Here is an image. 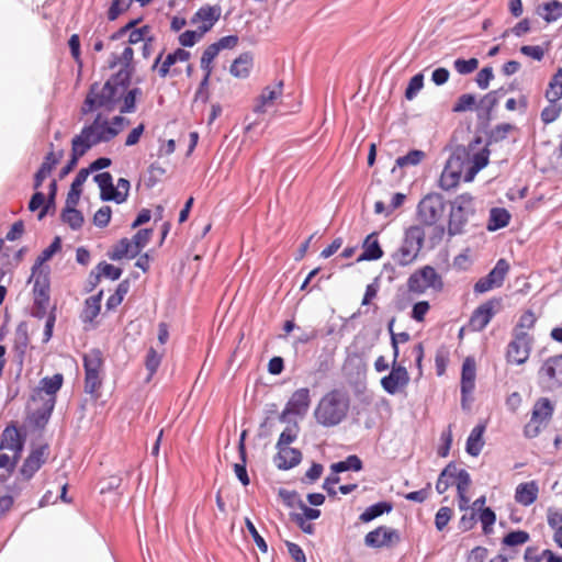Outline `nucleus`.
Masks as SVG:
<instances>
[{"instance_id": "f257e3e1", "label": "nucleus", "mask_w": 562, "mask_h": 562, "mask_svg": "<svg viewBox=\"0 0 562 562\" xmlns=\"http://www.w3.org/2000/svg\"><path fill=\"white\" fill-rule=\"evenodd\" d=\"M128 87L127 71H117L104 83H92L81 105V114L86 115L97 110L112 112L116 108L121 113L135 112L136 100L142 95V90Z\"/></svg>"}, {"instance_id": "f03ea898", "label": "nucleus", "mask_w": 562, "mask_h": 562, "mask_svg": "<svg viewBox=\"0 0 562 562\" xmlns=\"http://www.w3.org/2000/svg\"><path fill=\"white\" fill-rule=\"evenodd\" d=\"M490 150L483 146L482 139L476 137L467 147H458L441 172L439 186L448 191L456 188L462 175L464 181L470 182L475 175L488 162Z\"/></svg>"}, {"instance_id": "7ed1b4c3", "label": "nucleus", "mask_w": 562, "mask_h": 562, "mask_svg": "<svg viewBox=\"0 0 562 562\" xmlns=\"http://www.w3.org/2000/svg\"><path fill=\"white\" fill-rule=\"evenodd\" d=\"M64 376L56 373L45 376L33 390L29 404V420L36 428H44L56 404V394L61 389Z\"/></svg>"}, {"instance_id": "20e7f679", "label": "nucleus", "mask_w": 562, "mask_h": 562, "mask_svg": "<svg viewBox=\"0 0 562 562\" xmlns=\"http://www.w3.org/2000/svg\"><path fill=\"white\" fill-rule=\"evenodd\" d=\"M125 117L116 115L109 120L102 113H98L89 125H85L80 134L72 140L77 142L81 148L88 151L93 146L101 143H109L114 139L124 128Z\"/></svg>"}, {"instance_id": "39448f33", "label": "nucleus", "mask_w": 562, "mask_h": 562, "mask_svg": "<svg viewBox=\"0 0 562 562\" xmlns=\"http://www.w3.org/2000/svg\"><path fill=\"white\" fill-rule=\"evenodd\" d=\"M349 396L345 391L331 390L318 402L314 417L316 422L325 427H333L340 424L349 411Z\"/></svg>"}, {"instance_id": "423d86ee", "label": "nucleus", "mask_w": 562, "mask_h": 562, "mask_svg": "<svg viewBox=\"0 0 562 562\" xmlns=\"http://www.w3.org/2000/svg\"><path fill=\"white\" fill-rule=\"evenodd\" d=\"M408 294L422 296L425 294H439L445 290L442 274L432 266L425 265L414 270L406 280Z\"/></svg>"}, {"instance_id": "0eeeda50", "label": "nucleus", "mask_w": 562, "mask_h": 562, "mask_svg": "<svg viewBox=\"0 0 562 562\" xmlns=\"http://www.w3.org/2000/svg\"><path fill=\"white\" fill-rule=\"evenodd\" d=\"M425 231L419 225L411 226L405 232L401 246L392 254L394 263L398 267H407L416 261L424 246Z\"/></svg>"}, {"instance_id": "6e6552de", "label": "nucleus", "mask_w": 562, "mask_h": 562, "mask_svg": "<svg viewBox=\"0 0 562 562\" xmlns=\"http://www.w3.org/2000/svg\"><path fill=\"white\" fill-rule=\"evenodd\" d=\"M85 369V392L94 398L100 396L104 378V358L99 349H92L82 357Z\"/></svg>"}, {"instance_id": "1a4fd4ad", "label": "nucleus", "mask_w": 562, "mask_h": 562, "mask_svg": "<svg viewBox=\"0 0 562 562\" xmlns=\"http://www.w3.org/2000/svg\"><path fill=\"white\" fill-rule=\"evenodd\" d=\"M555 404L548 397H539L533 403L529 422L524 427V436L536 438L551 423Z\"/></svg>"}, {"instance_id": "9d476101", "label": "nucleus", "mask_w": 562, "mask_h": 562, "mask_svg": "<svg viewBox=\"0 0 562 562\" xmlns=\"http://www.w3.org/2000/svg\"><path fill=\"white\" fill-rule=\"evenodd\" d=\"M473 196L470 193H462L451 202L448 233L458 235L464 232L470 216L474 214Z\"/></svg>"}, {"instance_id": "9b49d317", "label": "nucleus", "mask_w": 562, "mask_h": 562, "mask_svg": "<svg viewBox=\"0 0 562 562\" xmlns=\"http://www.w3.org/2000/svg\"><path fill=\"white\" fill-rule=\"evenodd\" d=\"M33 281V296L34 305L32 308V315L37 318H43L47 314L49 306V277L48 272L44 269L32 268V274L29 280Z\"/></svg>"}, {"instance_id": "f8f14e48", "label": "nucleus", "mask_w": 562, "mask_h": 562, "mask_svg": "<svg viewBox=\"0 0 562 562\" xmlns=\"http://www.w3.org/2000/svg\"><path fill=\"white\" fill-rule=\"evenodd\" d=\"M445 211L443 196L439 193H429L419 201L417 217L422 224L432 226L443 217Z\"/></svg>"}, {"instance_id": "ddd939ff", "label": "nucleus", "mask_w": 562, "mask_h": 562, "mask_svg": "<svg viewBox=\"0 0 562 562\" xmlns=\"http://www.w3.org/2000/svg\"><path fill=\"white\" fill-rule=\"evenodd\" d=\"M538 381L543 390L554 391L562 386V353L551 356L538 370Z\"/></svg>"}, {"instance_id": "4468645a", "label": "nucleus", "mask_w": 562, "mask_h": 562, "mask_svg": "<svg viewBox=\"0 0 562 562\" xmlns=\"http://www.w3.org/2000/svg\"><path fill=\"white\" fill-rule=\"evenodd\" d=\"M502 310V299L492 297L480 304L471 314L469 328L472 331H482L486 328L493 317Z\"/></svg>"}, {"instance_id": "2eb2a0df", "label": "nucleus", "mask_w": 562, "mask_h": 562, "mask_svg": "<svg viewBox=\"0 0 562 562\" xmlns=\"http://www.w3.org/2000/svg\"><path fill=\"white\" fill-rule=\"evenodd\" d=\"M409 373L407 369L400 363L398 359L392 360L391 371L380 381L382 389L390 395L402 393L409 384Z\"/></svg>"}, {"instance_id": "dca6fc26", "label": "nucleus", "mask_w": 562, "mask_h": 562, "mask_svg": "<svg viewBox=\"0 0 562 562\" xmlns=\"http://www.w3.org/2000/svg\"><path fill=\"white\" fill-rule=\"evenodd\" d=\"M532 337L527 331L513 334V340L507 346L506 359L514 364H524L530 355Z\"/></svg>"}, {"instance_id": "f3484780", "label": "nucleus", "mask_w": 562, "mask_h": 562, "mask_svg": "<svg viewBox=\"0 0 562 562\" xmlns=\"http://www.w3.org/2000/svg\"><path fill=\"white\" fill-rule=\"evenodd\" d=\"M49 453L50 450L47 443L33 447L20 468V474L22 477L26 481L31 480L46 463L49 458Z\"/></svg>"}, {"instance_id": "a211bd4d", "label": "nucleus", "mask_w": 562, "mask_h": 562, "mask_svg": "<svg viewBox=\"0 0 562 562\" xmlns=\"http://www.w3.org/2000/svg\"><path fill=\"white\" fill-rule=\"evenodd\" d=\"M509 271V263L505 259H499L494 268L485 277L479 279L474 284L475 293H485L503 285Z\"/></svg>"}, {"instance_id": "6ab92c4d", "label": "nucleus", "mask_w": 562, "mask_h": 562, "mask_svg": "<svg viewBox=\"0 0 562 562\" xmlns=\"http://www.w3.org/2000/svg\"><path fill=\"white\" fill-rule=\"evenodd\" d=\"M310 405V390L307 387L299 389L292 393L284 409L282 411L280 419L284 420L289 415L303 416L307 413Z\"/></svg>"}, {"instance_id": "aec40b11", "label": "nucleus", "mask_w": 562, "mask_h": 562, "mask_svg": "<svg viewBox=\"0 0 562 562\" xmlns=\"http://www.w3.org/2000/svg\"><path fill=\"white\" fill-rule=\"evenodd\" d=\"M25 434L15 424L8 425L0 437V450H8L21 457L24 448Z\"/></svg>"}, {"instance_id": "412c9836", "label": "nucleus", "mask_w": 562, "mask_h": 562, "mask_svg": "<svg viewBox=\"0 0 562 562\" xmlns=\"http://www.w3.org/2000/svg\"><path fill=\"white\" fill-rule=\"evenodd\" d=\"M398 541L400 535L397 530L386 526H380L368 532L364 537V543L370 548L390 547Z\"/></svg>"}, {"instance_id": "4be33fe9", "label": "nucleus", "mask_w": 562, "mask_h": 562, "mask_svg": "<svg viewBox=\"0 0 562 562\" xmlns=\"http://www.w3.org/2000/svg\"><path fill=\"white\" fill-rule=\"evenodd\" d=\"M221 13L220 5H203L194 13L191 22L198 25V31L201 34H205L220 20Z\"/></svg>"}, {"instance_id": "5701e85b", "label": "nucleus", "mask_w": 562, "mask_h": 562, "mask_svg": "<svg viewBox=\"0 0 562 562\" xmlns=\"http://www.w3.org/2000/svg\"><path fill=\"white\" fill-rule=\"evenodd\" d=\"M283 82L279 81L273 87H266L262 89L260 95L257 99V103L254 108L256 113H266L267 110L273 106L277 101L282 97Z\"/></svg>"}, {"instance_id": "b1692460", "label": "nucleus", "mask_w": 562, "mask_h": 562, "mask_svg": "<svg viewBox=\"0 0 562 562\" xmlns=\"http://www.w3.org/2000/svg\"><path fill=\"white\" fill-rule=\"evenodd\" d=\"M476 362L474 358L467 357L462 364L461 371V394L464 401L468 395L472 394L475 387Z\"/></svg>"}, {"instance_id": "393cba45", "label": "nucleus", "mask_w": 562, "mask_h": 562, "mask_svg": "<svg viewBox=\"0 0 562 562\" xmlns=\"http://www.w3.org/2000/svg\"><path fill=\"white\" fill-rule=\"evenodd\" d=\"M539 495V485L536 481L520 483L515 490V502L521 506L532 505Z\"/></svg>"}, {"instance_id": "a878e982", "label": "nucleus", "mask_w": 562, "mask_h": 562, "mask_svg": "<svg viewBox=\"0 0 562 562\" xmlns=\"http://www.w3.org/2000/svg\"><path fill=\"white\" fill-rule=\"evenodd\" d=\"M278 453L274 457V464L280 470H289L296 467L302 460V453L299 449L290 447H278Z\"/></svg>"}, {"instance_id": "bb28decb", "label": "nucleus", "mask_w": 562, "mask_h": 562, "mask_svg": "<svg viewBox=\"0 0 562 562\" xmlns=\"http://www.w3.org/2000/svg\"><path fill=\"white\" fill-rule=\"evenodd\" d=\"M363 251L357 261H371L382 258L383 250L378 240L376 233L369 234L362 245Z\"/></svg>"}, {"instance_id": "cd10ccee", "label": "nucleus", "mask_w": 562, "mask_h": 562, "mask_svg": "<svg viewBox=\"0 0 562 562\" xmlns=\"http://www.w3.org/2000/svg\"><path fill=\"white\" fill-rule=\"evenodd\" d=\"M133 59H134V50L131 46H126L121 55L113 54L109 66L110 68H114L116 66H121L119 71H127L128 72V82L131 83L132 75L134 72V66H133Z\"/></svg>"}, {"instance_id": "c85d7f7f", "label": "nucleus", "mask_w": 562, "mask_h": 562, "mask_svg": "<svg viewBox=\"0 0 562 562\" xmlns=\"http://www.w3.org/2000/svg\"><path fill=\"white\" fill-rule=\"evenodd\" d=\"M94 181L100 188V198L103 201L122 199L121 194L114 191L113 179L110 172H101L94 176Z\"/></svg>"}, {"instance_id": "c756f323", "label": "nucleus", "mask_w": 562, "mask_h": 562, "mask_svg": "<svg viewBox=\"0 0 562 562\" xmlns=\"http://www.w3.org/2000/svg\"><path fill=\"white\" fill-rule=\"evenodd\" d=\"M89 176V169H80L79 172L77 173V176L75 177L71 186H70V189L67 193V198H66V204L67 205H77L79 200H80V195H81V192H82V186L83 183L86 182L87 178Z\"/></svg>"}, {"instance_id": "7c9ffc66", "label": "nucleus", "mask_w": 562, "mask_h": 562, "mask_svg": "<svg viewBox=\"0 0 562 562\" xmlns=\"http://www.w3.org/2000/svg\"><path fill=\"white\" fill-rule=\"evenodd\" d=\"M252 55L243 53L231 65V74L236 78H247L252 68Z\"/></svg>"}, {"instance_id": "2f4dec72", "label": "nucleus", "mask_w": 562, "mask_h": 562, "mask_svg": "<svg viewBox=\"0 0 562 562\" xmlns=\"http://www.w3.org/2000/svg\"><path fill=\"white\" fill-rule=\"evenodd\" d=\"M510 217V213L506 209L493 207L490 212L487 229L490 232H495L506 227L509 224Z\"/></svg>"}, {"instance_id": "473e14b6", "label": "nucleus", "mask_w": 562, "mask_h": 562, "mask_svg": "<svg viewBox=\"0 0 562 562\" xmlns=\"http://www.w3.org/2000/svg\"><path fill=\"white\" fill-rule=\"evenodd\" d=\"M538 14L547 22L552 23L562 18V2L551 0L538 8Z\"/></svg>"}, {"instance_id": "72a5a7b5", "label": "nucleus", "mask_w": 562, "mask_h": 562, "mask_svg": "<svg viewBox=\"0 0 562 562\" xmlns=\"http://www.w3.org/2000/svg\"><path fill=\"white\" fill-rule=\"evenodd\" d=\"M245 435H246V432L244 431L241 434V436H240V440H239V443H238V451H239V454H240L241 462L234 464V472H235L237 479L240 481V483L244 486H247V485H249L250 480H249V476H248V473H247V470H246Z\"/></svg>"}, {"instance_id": "f704fd0d", "label": "nucleus", "mask_w": 562, "mask_h": 562, "mask_svg": "<svg viewBox=\"0 0 562 562\" xmlns=\"http://www.w3.org/2000/svg\"><path fill=\"white\" fill-rule=\"evenodd\" d=\"M485 430L484 425H476L470 436L467 440V452L473 457H476L480 454L482 448H483V432Z\"/></svg>"}, {"instance_id": "c9c22d12", "label": "nucleus", "mask_w": 562, "mask_h": 562, "mask_svg": "<svg viewBox=\"0 0 562 562\" xmlns=\"http://www.w3.org/2000/svg\"><path fill=\"white\" fill-rule=\"evenodd\" d=\"M102 294L103 292L100 291L98 294L89 296L85 301V307L81 316L83 322H92L99 315L101 310Z\"/></svg>"}, {"instance_id": "e433bc0d", "label": "nucleus", "mask_w": 562, "mask_h": 562, "mask_svg": "<svg viewBox=\"0 0 562 562\" xmlns=\"http://www.w3.org/2000/svg\"><path fill=\"white\" fill-rule=\"evenodd\" d=\"M544 97L548 101H560L562 98V67L551 77Z\"/></svg>"}, {"instance_id": "4c0bfd02", "label": "nucleus", "mask_w": 562, "mask_h": 562, "mask_svg": "<svg viewBox=\"0 0 562 562\" xmlns=\"http://www.w3.org/2000/svg\"><path fill=\"white\" fill-rule=\"evenodd\" d=\"M456 472L457 467L453 463H449L442 470L436 483V490L439 494H443L452 484H454Z\"/></svg>"}, {"instance_id": "58836bf2", "label": "nucleus", "mask_w": 562, "mask_h": 562, "mask_svg": "<svg viewBox=\"0 0 562 562\" xmlns=\"http://www.w3.org/2000/svg\"><path fill=\"white\" fill-rule=\"evenodd\" d=\"M392 510V504L387 502H379L369 506L359 517L362 522H369L384 513Z\"/></svg>"}, {"instance_id": "ea45409f", "label": "nucleus", "mask_w": 562, "mask_h": 562, "mask_svg": "<svg viewBox=\"0 0 562 562\" xmlns=\"http://www.w3.org/2000/svg\"><path fill=\"white\" fill-rule=\"evenodd\" d=\"M362 469V461L356 454L348 456L344 461L333 463L330 470L333 473L338 474L345 471H360Z\"/></svg>"}, {"instance_id": "a19ab883", "label": "nucleus", "mask_w": 562, "mask_h": 562, "mask_svg": "<svg viewBox=\"0 0 562 562\" xmlns=\"http://www.w3.org/2000/svg\"><path fill=\"white\" fill-rule=\"evenodd\" d=\"M97 273L94 276V284H98L100 282L101 277H105L111 280H117L120 279L122 274V269L119 267H115L111 263H108L105 261H102L98 263L95 267Z\"/></svg>"}, {"instance_id": "79ce46f5", "label": "nucleus", "mask_w": 562, "mask_h": 562, "mask_svg": "<svg viewBox=\"0 0 562 562\" xmlns=\"http://www.w3.org/2000/svg\"><path fill=\"white\" fill-rule=\"evenodd\" d=\"M394 323H395V318H392L389 322V324H387V330H389L390 336H391V345H392V349H393V358H394V360H396V359L400 358L398 345L407 342L411 339V336H409V334L407 331L394 333V330H393Z\"/></svg>"}, {"instance_id": "37998d69", "label": "nucleus", "mask_w": 562, "mask_h": 562, "mask_svg": "<svg viewBox=\"0 0 562 562\" xmlns=\"http://www.w3.org/2000/svg\"><path fill=\"white\" fill-rule=\"evenodd\" d=\"M61 220L72 229H78L83 224V215L76 209V205H67L61 213Z\"/></svg>"}, {"instance_id": "c03bdc74", "label": "nucleus", "mask_w": 562, "mask_h": 562, "mask_svg": "<svg viewBox=\"0 0 562 562\" xmlns=\"http://www.w3.org/2000/svg\"><path fill=\"white\" fill-rule=\"evenodd\" d=\"M426 158V153L420 149H413L404 156L396 158L395 167L405 168L417 166Z\"/></svg>"}, {"instance_id": "a18cd8bd", "label": "nucleus", "mask_w": 562, "mask_h": 562, "mask_svg": "<svg viewBox=\"0 0 562 562\" xmlns=\"http://www.w3.org/2000/svg\"><path fill=\"white\" fill-rule=\"evenodd\" d=\"M162 52L156 57L153 70H157L160 78H166L170 74V67L175 65L176 57L173 53L168 54L165 59H162Z\"/></svg>"}, {"instance_id": "49530a36", "label": "nucleus", "mask_w": 562, "mask_h": 562, "mask_svg": "<svg viewBox=\"0 0 562 562\" xmlns=\"http://www.w3.org/2000/svg\"><path fill=\"white\" fill-rule=\"evenodd\" d=\"M87 151L85 148H81L77 142L71 140V157L66 166L60 170V179L66 177L70 171L75 169L78 164L80 157H82Z\"/></svg>"}, {"instance_id": "de8ad7c7", "label": "nucleus", "mask_w": 562, "mask_h": 562, "mask_svg": "<svg viewBox=\"0 0 562 562\" xmlns=\"http://www.w3.org/2000/svg\"><path fill=\"white\" fill-rule=\"evenodd\" d=\"M162 359V352H158L156 349L150 347L147 351L146 358H145V367L148 371L147 381H150L153 375L156 373L157 369L159 368Z\"/></svg>"}, {"instance_id": "09e8293b", "label": "nucleus", "mask_w": 562, "mask_h": 562, "mask_svg": "<svg viewBox=\"0 0 562 562\" xmlns=\"http://www.w3.org/2000/svg\"><path fill=\"white\" fill-rule=\"evenodd\" d=\"M562 113V104L559 101H548V105L541 111V121L547 125L553 123Z\"/></svg>"}, {"instance_id": "8fccbe9b", "label": "nucleus", "mask_w": 562, "mask_h": 562, "mask_svg": "<svg viewBox=\"0 0 562 562\" xmlns=\"http://www.w3.org/2000/svg\"><path fill=\"white\" fill-rule=\"evenodd\" d=\"M515 130L516 126L510 123H501L496 125L488 134V144L505 140L508 134Z\"/></svg>"}, {"instance_id": "3c124183", "label": "nucleus", "mask_w": 562, "mask_h": 562, "mask_svg": "<svg viewBox=\"0 0 562 562\" xmlns=\"http://www.w3.org/2000/svg\"><path fill=\"white\" fill-rule=\"evenodd\" d=\"M128 34V44L135 45L138 43H144L145 41H150L151 27L149 25H143L140 27L134 26L132 30L127 32Z\"/></svg>"}, {"instance_id": "603ef678", "label": "nucleus", "mask_w": 562, "mask_h": 562, "mask_svg": "<svg viewBox=\"0 0 562 562\" xmlns=\"http://www.w3.org/2000/svg\"><path fill=\"white\" fill-rule=\"evenodd\" d=\"M537 323V316L532 310L525 311L514 328V334H519V331L530 330L535 327Z\"/></svg>"}, {"instance_id": "864d4df0", "label": "nucleus", "mask_w": 562, "mask_h": 562, "mask_svg": "<svg viewBox=\"0 0 562 562\" xmlns=\"http://www.w3.org/2000/svg\"><path fill=\"white\" fill-rule=\"evenodd\" d=\"M549 50V43L546 47L541 45H524L519 48V52L533 60L541 61L544 58L546 53Z\"/></svg>"}, {"instance_id": "5fc2aeb1", "label": "nucleus", "mask_w": 562, "mask_h": 562, "mask_svg": "<svg viewBox=\"0 0 562 562\" xmlns=\"http://www.w3.org/2000/svg\"><path fill=\"white\" fill-rule=\"evenodd\" d=\"M60 248H61L60 238L55 237L53 243L47 248H45L41 252V255L37 257L36 262L33 267H37V269H43L42 268L43 263L46 262L47 260H49L54 254H56L57 251L60 250Z\"/></svg>"}, {"instance_id": "6e6d98bb", "label": "nucleus", "mask_w": 562, "mask_h": 562, "mask_svg": "<svg viewBox=\"0 0 562 562\" xmlns=\"http://www.w3.org/2000/svg\"><path fill=\"white\" fill-rule=\"evenodd\" d=\"M63 157H64L63 149L58 150L57 153L50 150L45 156L44 161L42 162L38 170H41L42 172L49 176L50 172L53 171V169L55 168V166L61 160Z\"/></svg>"}, {"instance_id": "4d7b16f0", "label": "nucleus", "mask_w": 562, "mask_h": 562, "mask_svg": "<svg viewBox=\"0 0 562 562\" xmlns=\"http://www.w3.org/2000/svg\"><path fill=\"white\" fill-rule=\"evenodd\" d=\"M529 533L525 530H516L507 533L503 538V543L508 547H516L525 544L529 541Z\"/></svg>"}, {"instance_id": "13d9d810", "label": "nucleus", "mask_w": 562, "mask_h": 562, "mask_svg": "<svg viewBox=\"0 0 562 562\" xmlns=\"http://www.w3.org/2000/svg\"><path fill=\"white\" fill-rule=\"evenodd\" d=\"M132 2L130 0H112L108 10V19L115 21L123 12L127 11Z\"/></svg>"}, {"instance_id": "bf43d9fd", "label": "nucleus", "mask_w": 562, "mask_h": 562, "mask_svg": "<svg viewBox=\"0 0 562 562\" xmlns=\"http://www.w3.org/2000/svg\"><path fill=\"white\" fill-rule=\"evenodd\" d=\"M454 484L457 486L458 494H467L471 485V477L467 470L458 469L454 475Z\"/></svg>"}, {"instance_id": "052dcab7", "label": "nucleus", "mask_w": 562, "mask_h": 562, "mask_svg": "<svg viewBox=\"0 0 562 562\" xmlns=\"http://www.w3.org/2000/svg\"><path fill=\"white\" fill-rule=\"evenodd\" d=\"M453 67L460 75H469L477 69L479 60L476 58H458L454 60Z\"/></svg>"}, {"instance_id": "680f3d73", "label": "nucleus", "mask_w": 562, "mask_h": 562, "mask_svg": "<svg viewBox=\"0 0 562 562\" xmlns=\"http://www.w3.org/2000/svg\"><path fill=\"white\" fill-rule=\"evenodd\" d=\"M476 103V99L473 94L464 93L460 95L457 102L453 104L452 111L456 113L465 112L472 110Z\"/></svg>"}, {"instance_id": "e2e57ef3", "label": "nucleus", "mask_w": 562, "mask_h": 562, "mask_svg": "<svg viewBox=\"0 0 562 562\" xmlns=\"http://www.w3.org/2000/svg\"><path fill=\"white\" fill-rule=\"evenodd\" d=\"M453 516V512L450 507L443 506L439 508L435 516V525L439 531H442Z\"/></svg>"}, {"instance_id": "0e129e2a", "label": "nucleus", "mask_w": 562, "mask_h": 562, "mask_svg": "<svg viewBox=\"0 0 562 562\" xmlns=\"http://www.w3.org/2000/svg\"><path fill=\"white\" fill-rule=\"evenodd\" d=\"M124 257H128V238L120 239L109 252V258L112 260H121Z\"/></svg>"}, {"instance_id": "69168bd1", "label": "nucleus", "mask_w": 562, "mask_h": 562, "mask_svg": "<svg viewBox=\"0 0 562 562\" xmlns=\"http://www.w3.org/2000/svg\"><path fill=\"white\" fill-rule=\"evenodd\" d=\"M429 310L428 301H418L413 305L411 317L418 323H423Z\"/></svg>"}, {"instance_id": "338daca9", "label": "nucleus", "mask_w": 562, "mask_h": 562, "mask_svg": "<svg viewBox=\"0 0 562 562\" xmlns=\"http://www.w3.org/2000/svg\"><path fill=\"white\" fill-rule=\"evenodd\" d=\"M479 518L484 533H490L496 520L495 513L490 507H485L481 510Z\"/></svg>"}, {"instance_id": "774afa93", "label": "nucleus", "mask_w": 562, "mask_h": 562, "mask_svg": "<svg viewBox=\"0 0 562 562\" xmlns=\"http://www.w3.org/2000/svg\"><path fill=\"white\" fill-rule=\"evenodd\" d=\"M424 86V76L422 74H417L413 76L408 82V86L405 90V97L408 100H412L417 92L423 88Z\"/></svg>"}]
</instances>
